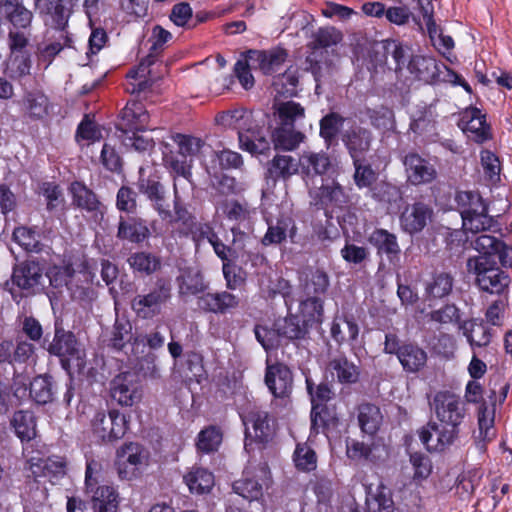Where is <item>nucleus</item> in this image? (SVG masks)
I'll return each mask as SVG.
<instances>
[{
    "label": "nucleus",
    "instance_id": "8",
    "mask_svg": "<svg viewBox=\"0 0 512 512\" xmlns=\"http://www.w3.org/2000/svg\"><path fill=\"white\" fill-rule=\"evenodd\" d=\"M433 408L440 424L448 429H455L459 435V426L467 414L461 398L450 392H439L434 397Z\"/></svg>",
    "mask_w": 512,
    "mask_h": 512
},
{
    "label": "nucleus",
    "instance_id": "44",
    "mask_svg": "<svg viewBox=\"0 0 512 512\" xmlns=\"http://www.w3.org/2000/svg\"><path fill=\"white\" fill-rule=\"evenodd\" d=\"M329 286V278L322 270L310 271L305 275L303 289L307 296L319 297Z\"/></svg>",
    "mask_w": 512,
    "mask_h": 512
},
{
    "label": "nucleus",
    "instance_id": "19",
    "mask_svg": "<svg viewBox=\"0 0 512 512\" xmlns=\"http://www.w3.org/2000/svg\"><path fill=\"white\" fill-rule=\"evenodd\" d=\"M240 304L239 298L227 291L218 293H206L198 297V307L214 314H225L236 309Z\"/></svg>",
    "mask_w": 512,
    "mask_h": 512
},
{
    "label": "nucleus",
    "instance_id": "34",
    "mask_svg": "<svg viewBox=\"0 0 512 512\" xmlns=\"http://www.w3.org/2000/svg\"><path fill=\"white\" fill-rule=\"evenodd\" d=\"M122 118L127 127L125 132L143 131L148 123L149 115L141 103L132 102L123 109Z\"/></svg>",
    "mask_w": 512,
    "mask_h": 512
},
{
    "label": "nucleus",
    "instance_id": "2",
    "mask_svg": "<svg viewBox=\"0 0 512 512\" xmlns=\"http://www.w3.org/2000/svg\"><path fill=\"white\" fill-rule=\"evenodd\" d=\"M102 465L89 460L86 464L84 494L94 512H117L120 497L117 489L109 484L101 483Z\"/></svg>",
    "mask_w": 512,
    "mask_h": 512
},
{
    "label": "nucleus",
    "instance_id": "57",
    "mask_svg": "<svg viewBox=\"0 0 512 512\" xmlns=\"http://www.w3.org/2000/svg\"><path fill=\"white\" fill-rule=\"evenodd\" d=\"M165 165L178 176H182L186 179L191 175L192 161L188 158H181L180 152L165 154L164 156Z\"/></svg>",
    "mask_w": 512,
    "mask_h": 512
},
{
    "label": "nucleus",
    "instance_id": "25",
    "mask_svg": "<svg viewBox=\"0 0 512 512\" xmlns=\"http://www.w3.org/2000/svg\"><path fill=\"white\" fill-rule=\"evenodd\" d=\"M0 14L12 24L15 29L26 30L32 23L33 14L21 0H3L0 2Z\"/></svg>",
    "mask_w": 512,
    "mask_h": 512
},
{
    "label": "nucleus",
    "instance_id": "22",
    "mask_svg": "<svg viewBox=\"0 0 512 512\" xmlns=\"http://www.w3.org/2000/svg\"><path fill=\"white\" fill-rule=\"evenodd\" d=\"M268 481V471L266 468H260L252 477L247 473L243 479L234 482L233 490L249 501L258 500L262 497L263 487L268 484Z\"/></svg>",
    "mask_w": 512,
    "mask_h": 512
},
{
    "label": "nucleus",
    "instance_id": "37",
    "mask_svg": "<svg viewBox=\"0 0 512 512\" xmlns=\"http://www.w3.org/2000/svg\"><path fill=\"white\" fill-rule=\"evenodd\" d=\"M398 359L406 371L417 372L425 366L427 355L419 347L406 345L399 350Z\"/></svg>",
    "mask_w": 512,
    "mask_h": 512
},
{
    "label": "nucleus",
    "instance_id": "43",
    "mask_svg": "<svg viewBox=\"0 0 512 512\" xmlns=\"http://www.w3.org/2000/svg\"><path fill=\"white\" fill-rule=\"evenodd\" d=\"M275 110L281 125L294 126L305 117V109L294 101L279 102L275 104Z\"/></svg>",
    "mask_w": 512,
    "mask_h": 512
},
{
    "label": "nucleus",
    "instance_id": "53",
    "mask_svg": "<svg viewBox=\"0 0 512 512\" xmlns=\"http://www.w3.org/2000/svg\"><path fill=\"white\" fill-rule=\"evenodd\" d=\"M481 164L485 178L491 184H497L500 181L501 165L499 158L489 150L481 152Z\"/></svg>",
    "mask_w": 512,
    "mask_h": 512
},
{
    "label": "nucleus",
    "instance_id": "52",
    "mask_svg": "<svg viewBox=\"0 0 512 512\" xmlns=\"http://www.w3.org/2000/svg\"><path fill=\"white\" fill-rule=\"evenodd\" d=\"M293 460L296 467L300 470L311 471L316 468V454L306 443H300L296 446Z\"/></svg>",
    "mask_w": 512,
    "mask_h": 512
},
{
    "label": "nucleus",
    "instance_id": "58",
    "mask_svg": "<svg viewBox=\"0 0 512 512\" xmlns=\"http://www.w3.org/2000/svg\"><path fill=\"white\" fill-rule=\"evenodd\" d=\"M26 110L31 117L43 118L48 114V98L42 93H30L25 100Z\"/></svg>",
    "mask_w": 512,
    "mask_h": 512
},
{
    "label": "nucleus",
    "instance_id": "11",
    "mask_svg": "<svg viewBox=\"0 0 512 512\" xmlns=\"http://www.w3.org/2000/svg\"><path fill=\"white\" fill-rule=\"evenodd\" d=\"M169 297V289L159 286L147 294L135 296L131 302V308L139 318L151 319L160 313L162 305Z\"/></svg>",
    "mask_w": 512,
    "mask_h": 512
},
{
    "label": "nucleus",
    "instance_id": "55",
    "mask_svg": "<svg viewBox=\"0 0 512 512\" xmlns=\"http://www.w3.org/2000/svg\"><path fill=\"white\" fill-rule=\"evenodd\" d=\"M216 214L231 221H242L246 219L248 211L237 201L226 199L218 204Z\"/></svg>",
    "mask_w": 512,
    "mask_h": 512
},
{
    "label": "nucleus",
    "instance_id": "54",
    "mask_svg": "<svg viewBox=\"0 0 512 512\" xmlns=\"http://www.w3.org/2000/svg\"><path fill=\"white\" fill-rule=\"evenodd\" d=\"M453 286V280L450 275L440 273L436 275L426 286V292L430 297L442 298L448 295Z\"/></svg>",
    "mask_w": 512,
    "mask_h": 512
},
{
    "label": "nucleus",
    "instance_id": "42",
    "mask_svg": "<svg viewBox=\"0 0 512 512\" xmlns=\"http://www.w3.org/2000/svg\"><path fill=\"white\" fill-rule=\"evenodd\" d=\"M367 505L371 512H393L394 503L390 491L380 483L375 491H370L367 497Z\"/></svg>",
    "mask_w": 512,
    "mask_h": 512
},
{
    "label": "nucleus",
    "instance_id": "49",
    "mask_svg": "<svg viewBox=\"0 0 512 512\" xmlns=\"http://www.w3.org/2000/svg\"><path fill=\"white\" fill-rule=\"evenodd\" d=\"M30 396L39 404L50 402L53 398V387L50 377H35L30 383Z\"/></svg>",
    "mask_w": 512,
    "mask_h": 512
},
{
    "label": "nucleus",
    "instance_id": "30",
    "mask_svg": "<svg viewBox=\"0 0 512 512\" xmlns=\"http://www.w3.org/2000/svg\"><path fill=\"white\" fill-rule=\"evenodd\" d=\"M408 70L416 78L424 81H434L441 74L440 65L429 56H413L408 63Z\"/></svg>",
    "mask_w": 512,
    "mask_h": 512
},
{
    "label": "nucleus",
    "instance_id": "41",
    "mask_svg": "<svg viewBox=\"0 0 512 512\" xmlns=\"http://www.w3.org/2000/svg\"><path fill=\"white\" fill-rule=\"evenodd\" d=\"M118 237L131 242H141L149 235V229L145 223L139 219H129L120 221L118 227Z\"/></svg>",
    "mask_w": 512,
    "mask_h": 512
},
{
    "label": "nucleus",
    "instance_id": "24",
    "mask_svg": "<svg viewBox=\"0 0 512 512\" xmlns=\"http://www.w3.org/2000/svg\"><path fill=\"white\" fill-rule=\"evenodd\" d=\"M43 274L38 263L26 261L14 268L12 282L18 288L34 291L41 284Z\"/></svg>",
    "mask_w": 512,
    "mask_h": 512
},
{
    "label": "nucleus",
    "instance_id": "13",
    "mask_svg": "<svg viewBox=\"0 0 512 512\" xmlns=\"http://www.w3.org/2000/svg\"><path fill=\"white\" fill-rule=\"evenodd\" d=\"M421 442L430 452H441L458 438L455 429H448L437 423H429L419 431Z\"/></svg>",
    "mask_w": 512,
    "mask_h": 512
},
{
    "label": "nucleus",
    "instance_id": "59",
    "mask_svg": "<svg viewBox=\"0 0 512 512\" xmlns=\"http://www.w3.org/2000/svg\"><path fill=\"white\" fill-rule=\"evenodd\" d=\"M310 197L314 205L326 206L329 203L338 199L341 196L342 191L339 186H324L321 185L317 189L310 188Z\"/></svg>",
    "mask_w": 512,
    "mask_h": 512
},
{
    "label": "nucleus",
    "instance_id": "16",
    "mask_svg": "<svg viewBox=\"0 0 512 512\" xmlns=\"http://www.w3.org/2000/svg\"><path fill=\"white\" fill-rule=\"evenodd\" d=\"M70 193L75 206L90 213L96 221H100L103 218L105 207L84 184L73 182L70 186Z\"/></svg>",
    "mask_w": 512,
    "mask_h": 512
},
{
    "label": "nucleus",
    "instance_id": "63",
    "mask_svg": "<svg viewBox=\"0 0 512 512\" xmlns=\"http://www.w3.org/2000/svg\"><path fill=\"white\" fill-rule=\"evenodd\" d=\"M152 63L153 59L148 57L146 60L142 61L136 69L131 70L128 73V77L135 81L131 83V92H142L147 88L148 83L146 81V77L149 74L148 68Z\"/></svg>",
    "mask_w": 512,
    "mask_h": 512
},
{
    "label": "nucleus",
    "instance_id": "12",
    "mask_svg": "<svg viewBox=\"0 0 512 512\" xmlns=\"http://www.w3.org/2000/svg\"><path fill=\"white\" fill-rule=\"evenodd\" d=\"M66 463L62 457H41L39 452L27 458L25 469L35 478L47 477L51 482L62 478L66 473Z\"/></svg>",
    "mask_w": 512,
    "mask_h": 512
},
{
    "label": "nucleus",
    "instance_id": "9",
    "mask_svg": "<svg viewBox=\"0 0 512 512\" xmlns=\"http://www.w3.org/2000/svg\"><path fill=\"white\" fill-rule=\"evenodd\" d=\"M93 434L104 442L121 439L128 430V420L117 410L97 412L92 421Z\"/></svg>",
    "mask_w": 512,
    "mask_h": 512
},
{
    "label": "nucleus",
    "instance_id": "40",
    "mask_svg": "<svg viewBox=\"0 0 512 512\" xmlns=\"http://www.w3.org/2000/svg\"><path fill=\"white\" fill-rule=\"evenodd\" d=\"M299 169V159L295 160L290 155H277L272 159L268 173L273 178L287 179L296 174Z\"/></svg>",
    "mask_w": 512,
    "mask_h": 512
},
{
    "label": "nucleus",
    "instance_id": "27",
    "mask_svg": "<svg viewBox=\"0 0 512 512\" xmlns=\"http://www.w3.org/2000/svg\"><path fill=\"white\" fill-rule=\"evenodd\" d=\"M252 65L264 74H272L280 70L286 60V53L282 49L270 51L250 50Z\"/></svg>",
    "mask_w": 512,
    "mask_h": 512
},
{
    "label": "nucleus",
    "instance_id": "51",
    "mask_svg": "<svg viewBox=\"0 0 512 512\" xmlns=\"http://www.w3.org/2000/svg\"><path fill=\"white\" fill-rule=\"evenodd\" d=\"M134 337L131 322L126 318H117L112 331V345L121 349L127 342L134 341Z\"/></svg>",
    "mask_w": 512,
    "mask_h": 512
},
{
    "label": "nucleus",
    "instance_id": "17",
    "mask_svg": "<svg viewBox=\"0 0 512 512\" xmlns=\"http://www.w3.org/2000/svg\"><path fill=\"white\" fill-rule=\"evenodd\" d=\"M408 181L413 185L432 182L437 172L432 164L418 154H408L404 158Z\"/></svg>",
    "mask_w": 512,
    "mask_h": 512
},
{
    "label": "nucleus",
    "instance_id": "61",
    "mask_svg": "<svg viewBox=\"0 0 512 512\" xmlns=\"http://www.w3.org/2000/svg\"><path fill=\"white\" fill-rule=\"evenodd\" d=\"M343 36L335 27L320 28L313 36L314 48H328L337 45Z\"/></svg>",
    "mask_w": 512,
    "mask_h": 512
},
{
    "label": "nucleus",
    "instance_id": "18",
    "mask_svg": "<svg viewBox=\"0 0 512 512\" xmlns=\"http://www.w3.org/2000/svg\"><path fill=\"white\" fill-rule=\"evenodd\" d=\"M265 383L276 397H285L292 390V373L283 364H268L265 375Z\"/></svg>",
    "mask_w": 512,
    "mask_h": 512
},
{
    "label": "nucleus",
    "instance_id": "36",
    "mask_svg": "<svg viewBox=\"0 0 512 512\" xmlns=\"http://www.w3.org/2000/svg\"><path fill=\"white\" fill-rule=\"evenodd\" d=\"M11 426L22 441H29L36 436V420L30 411H16L11 419Z\"/></svg>",
    "mask_w": 512,
    "mask_h": 512
},
{
    "label": "nucleus",
    "instance_id": "28",
    "mask_svg": "<svg viewBox=\"0 0 512 512\" xmlns=\"http://www.w3.org/2000/svg\"><path fill=\"white\" fill-rule=\"evenodd\" d=\"M370 140V133L360 127L351 128L343 137V142L349 150L353 161H362L364 154L370 147Z\"/></svg>",
    "mask_w": 512,
    "mask_h": 512
},
{
    "label": "nucleus",
    "instance_id": "7",
    "mask_svg": "<svg viewBox=\"0 0 512 512\" xmlns=\"http://www.w3.org/2000/svg\"><path fill=\"white\" fill-rule=\"evenodd\" d=\"M274 330H268L264 327H257L255 335L257 340L262 344L265 350H271L279 346L280 337L287 339L301 338L306 329L299 316L290 315L284 319H279L274 324Z\"/></svg>",
    "mask_w": 512,
    "mask_h": 512
},
{
    "label": "nucleus",
    "instance_id": "14",
    "mask_svg": "<svg viewBox=\"0 0 512 512\" xmlns=\"http://www.w3.org/2000/svg\"><path fill=\"white\" fill-rule=\"evenodd\" d=\"M478 428L474 431L473 438L476 449L484 453L487 444L496 436L495 407L482 405L477 414Z\"/></svg>",
    "mask_w": 512,
    "mask_h": 512
},
{
    "label": "nucleus",
    "instance_id": "31",
    "mask_svg": "<svg viewBox=\"0 0 512 512\" xmlns=\"http://www.w3.org/2000/svg\"><path fill=\"white\" fill-rule=\"evenodd\" d=\"M368 241L373 245L378 254H385L390 261L397 259L400 254V247L397 237L385 229H376L368 237Z\"/></svg>",
    "mask_w": 512,
    "mask_h": 512
},
{
    "label": "nucleus",
    "instance_id": "1",
    "mask_svg": "<svg viewBox=\"0 0 512 512\" xmlns=\"http://www.w3.org/2000/svg\"><path fill=\"white\" fill-rule=\"evenodd\" d=\"M479 255L467 260V271L474 275L477 286L490 294H501L509 286L508 275L497 267L496 258L504 268H510L509 247L494 236L482 234L474 241Z\"/></svg>",
    "mask_w": 512,
    "mask_h": 512
},
{
    "label": "nucleus",
    "instance_id": "23",
    "mask_svg": "<svg viewBox=\"0 0 512 512\" xmlns=\"http://www.w3.org/2000/svg\"><path fill=\"white\" fill-rule=\"evenodd\" d=\"M432 210L423 203H414L407 206L401 214L402 228L410 233L420 232L431 220Z\"/></svg>",
    "mask_w": 512,
    "mask_h": 512
},
{
    "label": "nucleus",
    "instance_id": "45",
    "mask_svg": "<svg viewBox=\"0 0 512 512\" xmlns=\"http://www.w3.org/2000/svg\"><path fill=\"white\" fill-rule=\"evenodd\" d=\"M300 317L303 324L320 322L323 315V301L320 297L307 296L300 304Z\"/></svg>",
    "mask_w": 512,
    "mask_h": 512
},
{
    "label": "nucleus",
    "instance_id": "29",
    "mask_svg": "<svg viewBox=\"0 0 512 512\" xmlns=\"http://www.w3.org/2000/svg\"><path fill=\"white\" fill-rule=\"evenodd\" d=\"M184 482L193 494H208L215 485L214 475L202 467H193L184 475Z\"/></svg>",
    "mask_w": 512,
    "mask_h": 512
},
{
    "label": "nucleus",
    "instance_id": "33",
    "mask_svg": "<svg viewBox=\"0 0 512 512\" xmlns=\"http://www.w3.org/2000/svg\"><path fill=\"white\" fill-rule=\"evenodd\" d=\"M328 371L332 377H336L340 383H355L360 376V369L346 357H336L328 365Z\"/></svg>",
    "mask_w": 512,
    "mask_h": 512
},
{
    "label": "nucleus",
    "instance_id": "38",
    "mask_svg": "<svg viewBox=\"0 0 512 512\" xmlns=\"http://www.w3.org/2000/svg\"><path fill=\"white\" fill-rule=\"evenodd\" d=\"M359 333L358 325L345 315L336 316L331 327V335L339 343L351 342Z\"/></svg>",
    "mask_w": 512,
    "mask_h": 512
},
{
    "label": "nucleus",
    "instance_id": "62",
    "mask_svg": "<svg viewBox=\"0 0 512 512\" xmlns=\"http://www.w3.org/2000/svg\"><path fill=\"white\" fill-rule=\"evenodd\" d=\"M128 262L134 270L147 274L156 271L160 265L159 260L155 256L145 252L133 254L128 259Z\"/></svg>",
    "mask_w": 512,
    "mask_h": 512
},
{
    "label": "nucleus",
    "instance_id": "47",
    "mask_svg": "<svg viewBox=\"0 0 512 512\" xmlns=\"http://www.w3.org/2000/svg\"><path fill=\"white\" fill-rule=\"evenodd\" d=\"M463 330L464 335L472 348L484 347L490 343V333L481 323H477L475 321L466 322L463 326Z\"/></svg>",
    "mask_w": 512,
    "mask_h": 512
},
{
    "label": "nucleus",
    "instance_id": "5",
    "mask_svg": "<svg viewBox=\"0 0 512 512\" xmlns=\"http://www.w3.org/2000/svg\"><path fill=\"white\" fill-rule=\"evenodd\" d=\"M251 119V113L236 109L223 112L216 117V122L224 127L232 128L238 131L240 147L251 154H262L269 148V143L264 137L252 139L243 131L248 129L247 124Z\"/></svg>",
    "mask_w": 512,
    "mask_h": 512
},
{
    "label": "nucleus",
    "instance_id": "4",
    "mask_svg": "<svg viewBox=\"0 0 512 512\" xmlns=\"http://www.w3.org/2000/svg\"><path fill=\"white\" fill-rule=\"evenodd\" d=\"M150 451L136 442L123 444L117 449L115 467L121 480L139 478L150 465Z\"/></svg>",
    "mask_w": 512,
    "mask_h": 512
},
{
    "label": "nucleus",
    "instance_id": "56",
    "mask_svg": "<svg viewBox=\"0 0 512 512\" xmlns=\"http://www.w3.org/2000/svg\"><path fill=\"white\" fill-rule=\"evenodd\" d=\"M122 143L126 148H133L138 152L149 151L154 146V141L143 131L124 132Z\"/></svg>",
    "mask_w": 512,
    "mask_h": 512
},
{
    "label": "nucleus",
    "instance_id": "26",
    "mask_svg": "<svg viewBox=\"0 0 512 512\" xmlns=\"http://www.w3.org/2000/svg\"><path fill=\"white\" fill-rule=\"evenodd\" d=\"M301 173L306 178L309 185V179L316 175L325 174L331 166L329 156L325 152L305 151L299 157Z\"/></svg>",
    "mask_w": 512,
    "mask_h": 512
},
{
    "label": "nucleus",
    "instance_id": "39",
    "mask_svg": "<svg viewBox=\"0 0 512 512\" xmlns=\"http://www.w3.org/2000/svg\"><path fill=\"white\" fill-rule=\"evenodd\" d=\"M382 420V413L377 406L362 404L359 407L358 421L364 433L374 435L379 430Z\"/></svg>",
    "mask_w": 512,
    "mask_h": 512
},
{
    "label": "nucleus",
    "instance_id": "48",
    "mask_svg": "<svg viewBox=\"0 0 512 512\" xmlns=\"http://www.w3.org/2000/svg\"><path fill=\"white\" fill-rule=\"evenodd\" d=\"M222 443V433L214 426L201 430L197 437V449L203 453L216 451Z\"/></svg>",
    "mask_w": 512,
    "mask_h": 512
},
{
    "label": "nucleus",
    "instance_id": "50",
    "mask_svg": "<svg viewBox=\"0 0 512 512\" xmlns=\"http://www.w3.org/2000/svg\"><path fill=\"white\" fill-rule=\"evenodd\" d=\"M252 54L248 51L243 55L235 64L234 72L240 84L245 89H250L254 85V77L251 70H257L255 65H252Z\"/></svg>",
    "mask_w": 512,
    "mask_h": 512
},
{
    "label": "nucleus",
    "instance_id": "20",
    "mask_svg": "<svg viewBox=\"0 0 512 512\" xmlns=\"http://www.w3.org/2000/svg\"><path fill=\"white\" fill-rule=\"evenodd\" d=\"M459 127L476 142H483L489 137V127L485 116L477 108L466 109L459 120Z\"/></svg>",
    "mask_w": 512,
    "mask_h": 512
},
{
    "label": "nucleus",
    "instance_id": "21",
    "mask_svg": "<svg viewBox=\"0 0 512 512\" xmlns=\"http://www.w3.org/2000/svg\"><path fill=\"white\" fill-rule=\"evenodd\" d=\"M50 284L56 288L67 286L74 298L84 299L89 296L88 288H80L74 284V281L80 280L81 276L87 279L86 273L74 274L70 267H53L47 272Z\"/></svg>",
    "mask_w": 512,
    "mask_h": 512
},
{
    "label": "nucleus",
    "instance_id": "10",
    "mask_svg": "<svg viewBox=\"0 0 512 512\" xmlns=\"http://www.w3.org/2000/svg\"><path fill=\"white\" fill-rule=\"evenodd\" d=\"M241 418L245 425L246 448L254 442L264 444L272 439L274 429L270 424L267 412L253 407L244 411Z\"/></svg>",
    "mask_w": 512,
    "mask_h": 512
},
{
    "label": "nucleus",
    "instance_id": "32",
    "mask_svg": "<svg viewBox=\"0 0 512 512\" xmlns=\"http://www.w3.org/2000/svg\"><path fill=\"white\" fill-rule=\"evenodd\" d=\"M271 137L276 149L286 151L296 149L305 138L302 132L294 129V126L281 124L273 130Z\"/></svg>",
    "mask_w": 512,
    "mask_h": 512
},
{
    "label": "nucleus",
    "instance_id": "60",
    "mask_svg": "<svg viewBox=\"0 0 512 512\" xmlns=\"http://www.w3.org/2000/svg\"><path fill=\"white\" fill-rule=\"evenodd\" d=\"M175 142L177 143L181 158L191 159L192 162L203 146L199 138L187 135H177Z\"/></svg>",
    "mask_w": 512,
    "mask_h": 512
},
{
    "label": "nucleus",
    "instance_id": "35",
    "mask_svg": "<svg viewBox=\"0 0 512 512\" xmlns=\"http://www.w3.org/2000/svg\"><path fill=\"white\" fill-rule=\"evenodd\" d=\"M179 291L181 294L196 295L207 289L201 272L197 268H186L182 270L178 278Z\"/></svg>",
    "mask_w": 512,
    "mask_h": 512
},
{
    "label": "nucleus",
    "instance_id": "3",
    "mask_svg": "<svg viewBox=\"0 0 512 512\" xmlns=\"http://www.w3.org/2000/svg\"><path fill=\"white\" fill-rule=\"evenodd\" d=\"M455 201L462 217L465 232L479 233L488 230L493 223L481 196L472 191H459Z\"/></svg>",
    "mask_w": 512,
    "mask_h": 512
},
{
    "label": "nucleus",
    "instance_id": "64",
    "mask_svg": "<svg viewBox=\"0 0 512 512\" xmlns=\"http://www.w3.org/2000/svg\"><path fill=\"white\" fill-rule=\"evenodd\" d=\"M101 138V129L95 122L89 120L88 118H85L81 121L76 133V140L78 143L86 141L89 144L99 141Z\"/></svg>",
    "mask_w": 512,
    "mask_h": 512
},
{
    "label": "nucleus",
    "instance_id": "46",
    "mask_svg": "<svg viewBox=\"0 0 512 512\" xmlns=\"http://www.w3.org/2000/svg\"><path fill=\"white\" fill-rule=\"evenodd\" d=\"M31 61L26 52L11 53L6 63V74L13 79L30 73Z\"/></svg>",
    "mask_w": 512,
    "mask_h": 512
},
{
    "label": "nucleus",
    "instance_id": "15",
    "mask_svg": "<svg viewBox=\"0 0 512 512\" xmlns=\"http://www.w3.org/2000/svg\"><path fill=\"white\" fill-rule=\"evenodd\" d=\"M112 398L122 406H132L140 399L138 385L130 373L117 375L110 384Z\"/></svg>",
    "mask_w": 512,
    "mask_h": 512
},
{
    "label": "nucleus",
    "instance_id": "6",
    "mask_svg": "<svg viewBox=\"0 0 512 512\" xmlns=\"http://www.w3.org/2000/svg\"><path fill=\"white\" fill-rule=\"evenodd\" d=\"M48 351L60 358L64 369L81 370L85 366V352L71 332L56 330Z\"/></svg>",
    "mask_w": 512,
    "mask_h": 512
}]
</instances>
